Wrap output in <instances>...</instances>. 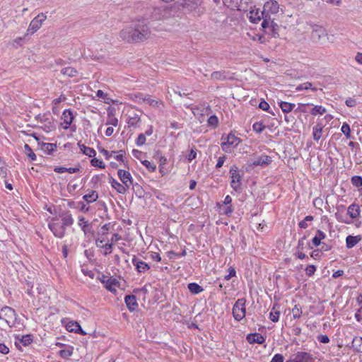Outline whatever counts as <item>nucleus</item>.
Listing matches in <instances>:
<instances>
[{"mask_svg":"<svg viewBox=\"0 0 362 362\" xmlns=\"http://www.w3.org/2000/svg\"><path fill=\"white\" fill-rule=\"evenodd\" d=\"M151 32L145 20H139L119 33V37L128 42H138L148 39Z\"/></svg>","mask_w":362,"mask_h":362,"instance_id":"nucleus-1","label":"nucleus"},{"mask_svg":"<svg viewBox=\"0 0 362 362\" xmlns=\"http://www.w3.org/2000/svg\"><path fill=\"white\" fill-rule=\"evenodd\" d=\"M279 5L276 1L270 0L267 1L263 7V11L264 13V21L262 23V28L263 29L267 28L269 27V25L272 26L273 30V36L276 37V33L274 31V25L276 24H274L273 21L271 19V14H274L279 12Z\"/></svg>","mask_w":362,"mask_h":362,"instance_id":"nucleus-2","label":"nucleus"},{"mask_svg":"<svg viewBox=\"0 0 362 362\" xmlns=\"http://www.w3.org/2000/svg\"><path fill=\"white\" fill-rule=\"evenodd\" d=\"M177 4L170 6H161L153 8L151 13V18L155 21H161L168 19L173 16V13L176 10Z\"/></svg>","mask_w":362,"mask_h":362,"instance_id":"nucleus-3","label":"nucleus"},{"mask_svg":"<svg viewBox=\"0 0 362 362\" xmlns=\"http://www.w3.org/2000/svg\"><path fill=\"white\" fill-rule=\"evenodd\" d=\"M0 320L9 327H11L16 320L15 310L8 306L2 308L0 310Z\"/></svg>","mask_w":362,"mask_h":362,"instance_id":"nucleus-4","label":"nucleus"},{"mask_svg":"<svg viewBox=\"0 0 362 362\" xmlns=\"http://www.w3.org/2000/svg\"><path fill=\"white\" fill-rule=\"evenodd\" d=\"M246 300L245 298L238 299L233 307V315L235 320L240 321L246 314Z\"/></svg>","mask_w":362,"mask_h":362,"instance_id":"nucleus-5","label":"nucleus"},{"mask_svg":"<svg viewBox=\"0 0 362 362\" xmlns=\"http://www.w3.org/2000/svg\"><path fill=\"white\" fill-rule=\"evenodd\" d=\"M48 227L55 237L62 238L64 236L66 227L59 223V218H52L48 224Z\"/></svg>","mask_w":362,"mask_h":362,"instance_id":"nucleus-6","label":"nucleus"},{"mask_svg":"<svg viewBox=\"0 0 362 362\" xmlns=\"http://www.w3.org/2000/svg\"><path fill=\"white\" fill-rule=\"evenodd\" d=\"M230 177L231 179L230 186L235 192H240L241 189V175H240L238 168L232 166L230 169Z\"/></svg>","mask_w":362,"mask_h":362,"instance_id":"nucleus-7","label":"nucleus"},{"mask_svg":"<svg viewBox=\"0 0 362 362\" xmlns=\"http://www.w3.org/2000/svg\"><path fill=\"white\" fill-rule=\"evenodd\" d=\"M132 99L138 103H146L153 107L162 103L161 101L153 99L149 95L141 93L134 94Z\"/></svg>","mask_w":362,"mask_h":362,"instance_id":"nucleus-8","label":"nucleus"},{"mask_svg":"<svg viewBox=\"0 0 362 362\" xmlns=\"http://www.w3.org/2000/svg\"><path fill=\"white\" fill-rule=\"evenodd\" d=\"M327 35V33L325 28L318 25H312L310 37L313 42L317 43L320 42L322 37H325Z\"/></svg>","mask_w":362,"mask_h":362,"instance_id":"nucleus-9","label":"nucleus"},{"mask_svg":"<svg viewBox=\"0 0 362 362\" xmlns=\"http://www.w3.org/2000/svg\"><path fill=\"white\" fill-rule=\"evenodd\" d=\"M222 140L223 141L221 148L225 152H229L232 146H236L239 144V139L232 134H229L226 138L222 136Z\"/></svg>","mask_w":362,"mask_h":362,"instance_id":"nucleus-10","label":"nucleus"},{"mask_svg":"<svg viewBox=\"0 0 362 362\" xmlns=\"http://www.w3.org/2000/svg\"><path fill=\"white\" fill-rule=\"evenodd\" d=\"M46 18L47 16L43 13L37 15L31 21L28 31L31 32V33L36 32L41 27L42 23L46 20Z\"/></svg>","mask_w":362,"mask_h":362,"instance_id":"nucleus-11","label":"nucleus"},{"mask_svg":"<svg viewBox=\"0 0 362 362\" xmlns=\"http://www.w3.org/2000/svg\"><path fill=\"white\" fill-rule=\"evenodd\" d=\"M313 361V357L310 353L298 351L292 355L290 362H312Z\"/></svg>","mask_w":362,"mask_h":362,"instance_id":"nucleus-12","label":"nucleus"},{"mask_svg":"<svg viewBox=\"0 0 362 362\" xmlns=\"http://www.w3.org/2000/svg\"><path fill=\"white\" fill-rule=\"evenodd\" d=\"M250 21L252 23H258L261 20L264 21V13L259 8H252L248 13Z\"/></svg>","mask_w":362,"mask_h":362,"instance_id":"nucleus-13","label":"nucleus"},{"mask_svg":"<svg viewBox=\"0 0 362 362\" xmlns=\"http://www.w3.org/2000/svg\"><path fill=\"white\" fill-rule=\"evenodd\" d=\"M74 119V116L73 112L70 109L65 110L62 115V119L63 120V123H62V128L64 129H68L73 120Z\"/></svg>","mask_w":362,"mask_h":362,"instance_id":"nucleus-14","label":"nucleus"},{"mask_svg":"<svg viewBox=\"0 0 362 362\" xmlns=\"http://www.w3.org/2000/svg\"><path fill=\"white\" fill-rule=\"evenodd\" d=\"M117 175L121 182L128 188L133 184V179L129 171L119 169L117 171Z\"/></svg>","mask_w":362,"mask_h":362,"instance_id":"nucleus-15","label":"nucleus"},{"mask_svg":"<svg viewBox=\"0 0 362 362\" xmlns=\"http://www.w3.org/2000/svg\"><path fill=\"white\" fill-rule=\"evenodd\" d=\"M132 264L138 273H144L150 269V266L145 262L134 257Z\"/></svg>","mask_w":362,"mask_h":362,"instance_id":"nucleus-16","label":"nucleus"},{"mask_svg":"<svg viewBox=\"0 0 362 362\" xmlns=\"http://www.w3.org/2000/svg\"><path fill=\"white\" fill-rule=\"evenodd\" d=\"M246 339L248 341V343L251 344L255 343L262 344L265 341V337L257 332L248 334L246 337Z\"/></svg>","mask_w":362,"mask_h":362,"instance_id":"nucleus-17","label":"nucleus"},{"mask_svg":"<svg viewBox=\"0 0 362 362\" xmlns=\"http://www.w3.org/2000/svg\"><path fill=\"white\" fill-rule=\"evenodd\" d=\"M59 217L61 218V220L62 221V223L64 226L68 227L71 226L74 223V218H72V215L69 211H62L59 214Z\"/></svg>","mask_w":362,"mask_h":362,"instance_id":"nucleus-18","label":"nucleus"},{"mask_svg":"<svg viewBox=\"0 0 362 362\" xmlns=\"http://www.w3.org/2000/svg\"><path fill=\"white\" fill-rule=\"evenodd\" d=\"M110 183L111 184L112 187L114 188L119 194H126L127 189H129L123 183H119L112 177H110Z\"/></svg>","mask_w":362,"mask_h":362,"instance_id":"nucleus-19","label":"nucleus"},{"mask_svg":"<svg viewBox=\"0 0 362 362\" xmlns=\"http://www.w3.org/2000/svg\"><path fill=\"white\" fill-rule=\"evenodd\" d=\"M124 302L130 311H134L138 307L136 298L134 295H127L124 298Z\"/></svg>","mask_w":362,"mask_h":362,"instance_id":"nucleus-20","label":"nucleus"},{"mask_svg":"<svg viewBox=\"0 0 362 362\" xmlns=\"http://www.w3.org/2000/svg\"><path fill=\"white\" fill-rule=\"evenodd\" d=\"M272 158L267 155H262L257 158L253 162L252 165L254 166L258 165H267L272 163Z\"/></svg>","mask_w":362,"mask_h":362,"instance_id":"nucleus-21","label":"nucleus"},{"mask_svg":"<svg viewBox=\"0 0 362 362\" xmlns=\"http://www.w3.org/2000/svg\"><path fill=\"white\" fill-rule=\"evenodd\" d=\"M201 3L202 0H179L176 2L177 4L183 8L190 6L191 8H197Z\"/></svg>","mask_w":362,"mask_h":362,"instance_id":"nucleus-22","label":"nucleus"},{"mask_svg":"<svg viewBox=\"0 0 362 362\" xmlns=\"http://www.w3.org/2000/svg\"><path fill=\"white\" fill-rule=\"evenodd\" d=\"M119 281L113 277H110L109 279H106L105 287L108 291L112 293H115L116 288L119 286Z\"/></svg>","mask_w":362,"mask_h":362,"instance_id":"nucleus-23","label":"nucleus"},{"mask_svg":"<svg viewBox=\"0 0 362 362\" xmlns=\"http://www.w3.org/2000/svg\"><path fill=\"white\" fill-rule=\"evenodd\" d=\"M361 240V237L360 235H356V236L348 235L346 238V247L352 248Z\"/></svg>","mask_w":362,"mask_h":362,"instance_id":"nucleus-24","label":"nucleus"},{"mask_svg":"<svg viewBox=\"0 0 362 362\" xmlns=\"http://www.w3.org/2000/svg\"><path fill=\"white\" fill-rule=\"evenodd\" d=\"M347 214L352 218H356L360 216V209L357 204H352L347 209Z\"/></svg>","mask_w":362,"mask_h":362,"instance_id":"nucleus-25","label":"nucleus"},{"mask_svg":"<svg viewBox=\"0 0 362 362\" xmlns=\"http://www.w3.org/2000/svg\"><path fill=\"white\" fill-rule=\"evenodd\" d=\"M141 122V118L137 114L129 115L127 120V124L129 127H137Z\"/></svg>","mask_w":362,"mask_h":362,"instance_id":"nucleus-26","label":"nucleus"},{"mask_svg":"<svg viewBox=\"0 0 362 362\" xmlns=\"http://www.w3.org/2000/svg\"><path fill=\"white\" fill-rule=\"evenodd\" d=\"M278 103H279V107H281V110L284 113L291 112L296 106V105L294 103H291L284 102V101H280Z\"/></svg>","mask_w":362,"mask_h":362,"instance_id":"nucleus-27","label":"nucleus"},{"mask_svg":"<svg viewBox=\"0 0 362 362\" xmlns=\"http://www.w3.org/2000/svg\"><path fill=\"white\" fill-rule=\"evenodd\" d=\"M326 238V234L320 230H317L315 236L313 238L312 242L315 246H319L321 244V240Z\"/></svg>","mask_w":362,"mask_h":362,"instance_id":"nucleus-28","label":"nucleus"},{"mask_svg":"<svg viewBox=\"0 0 362 362\" xmlns=\"http://www.w3.org/2000/svg\"><path fill=\"white\" fill-rule=\"evenodd\" d=\"M78 225L81 227L82 230L83 231L85 235H87L90 233V226H89L87 221H86L85 218L81 216L78 219Z\"/></svg>","mask_w":362,"mask_h":362,"instance_id":"nucleus-29","label":"nucleus"},{"mask_svg":"<svg viewBox=\"0 0 362 362\" xmlns=\"http://www.w3.org/2000/svg\"><path fill=\"white\" fill-rule=\"evenodd\" d=\"M78 146L81 151L88 157H94L96 155V151L93 148L86 146L84 144H81L80 143H78Z\"/></svg>","mask_w":362,"mask_h":362,"instance_id":"nucleus-30","label":"nucleus"},{"mask_svg":"<svg viewBox=\"0 0 362 362\" xmlns=\"http://www.w3.org/2000/svg\"><path fill=\"white\" fill-rule=\"evenodd\" d=\"M323 127L320 124H316L313 129V136L315 141H319L322 137Z\"/></svg>","mask_w":362,"mask_h":362,"instance_id":"nucleus-31","label":"nucleus"},{"mask_svg":"<svg viewBox=\"0 0 362 362\" xmlns=\"http://www.w3.org/2000/svg\"><path fill=\"white\" fill-rule=\"evenodd\" d=\"M352 347L357 352H362V337H355L352 340Z\"/></svg>","mask_w":362,"mask_h":362,"instance_id":"nucleus-32","label":"nucleus"},{"mask_svg":"<svg viewBox=\"0 0 362 362\" xmlns=\"http://www.w3.org/2000/svg\"><path fill=\"white\" fill-rule=\"evenodd\" d=\"M54 171L57 173H75L79 171V168H65V167H56L54 169Z\"/></svg>","mask_w":362,"mask_h":362,"instance_id":"nucleus-33","label":"nucleus"},{"mask_svg":"<svg viewBox=\"0 0 362 362\" xmlns=\"http://www.w3.org/2000/svg\"><path fill=\"white\" fill-rule=\"evenodd\" d=\"M312 90L313 91H316L317 88L313 86V83L310 82H305L303 83H301L298 85L296 88V91H301L303 90Z\"/></svg>","mask_w":362,"mask_h":362,"instance_id":"nucleus-34","label":"nucleus"},{"mask_svg":"<svg viewBox=\"0 0 362 362\" xmlns=\"http://www.w3.org/2000/svg\"><path fill=\"white\" fill-rule=\"evenodd\" d=\"M187 288L192 294H198L204 291L203 288L196 283L189 284Z\"/></svg>","mask_w":362,"mask_h":362,"instance_id":"nucleus-35","label":"nucleus"},{"mask_svg":"<svg viewBox=\"0 0 362 362\" xmlns=\"http://www.w3.org/2000/svg\"><path fill=\"white\" fill-rule=\"evenodd\" d=\"M72 325L75 326V328H71V325H69L66 326L67 330L69 332H74L75 333L81 334L82 335L86 334V332L82 329L81 325L77 322H73Z\"/></svg>","mask_w":362,"mask_h":362,"instance_id":"nucleus-36","label":"nucleus"},{"mask_svg":"<svg viewBox=\"0 0 362 362\" xmlns=\"http://www.w3.org/2000/svg\"><path fill=\"white\" fill-rule=\"evenodd\" d=\"M98 198V193L96 191L92 190L88 194L83 196V199L87 202H93Z\"/></svg>","mask_w":362,"mask_h":362,"instance_id":"nucleus-37","label":"nucleus"},{"mask_svg":"<svg viewBox=\"0 0 362 362\" xmlns=\"http://www.w3.org/2000/svg\"><path fill=\"white\" fill-rule=\"evenodd\" d=\"M61 73L69 77H74L77 75L78 71L76 69L69 66L63 68L61 71Z\"/></svg>","mask_w":362,"mask_h":362,"instance_id":"nucleus-38","label":"nucleus"},{"mask_svg":"<svg viewBox=\"0 0 362 362\" xmlns=\"http://www.w3.org/2000/svg\"><path fill=\"white\" fill-rule=\"evenodd\" d=\"M326 112V108L322 105H315L311 110L310 114L312 115H323Z\"/></svg>","mask_w":362,"mask_h":362,"instance_id":"nucleus-39","label":"nucleus"},{"mask_svg":"<svg viewBox=\"0 0 362 362\" xmlns=\"http://www.w3.org/2000/svg\"><path fill=\"white\" fill-rule=\"evenodd\" d=\"M293 319H299L302 315V310L300 305H295L291 310Z\"/></svg>","mask_w":362,"mask_h":362,"instance_id":"nucleus-40","label":"nucleus"},{"mask_svg":"<svg viewBox=\"0 0 362 362\" xmlns=\"http://www.w3.org/2000/svg\"><path fill=\"white\" fill-rule=\"evenodd\" d=\"M24 152L27 155V156L30 158L31 160H36V155L33 151L30 146L27 144L24 145Z\"/></svg>","mask_w":362,"mask_h":362,"instance_id":"nucleus-41","label":"nucleus"},{"mask_svg":"<svg viewBox=\"0 0 362 362\" xmlns=\"http://www.w3.org/2000/svg\"><path fill=\"white\" fill-rule=\"evenodd\" d=\"M57 148V145L52 143L43 144L42 149L48 154L52 153Z\"/></svg>","mask_w":362,"mask_h":362,"instance_id":"nucleus-42","label":"nucleus"},{"mask_svg":"<svg viewBox=\"0 0 362 362\" xmlns=\"http://www.w3.org/2000/svg\"><path fill=\"white\" fill-rule=\"evenodd\" d=\"M336 218L341 223L350 224L351 222L348 219L346 215H344L342 213L339 211V209H338V211L335 214Z\"/></svg>","mask_w":362,"mask_h":362,"instance_id":"nucleus-43","label":"nucleus"},{"mask_svg":"<svg viewBox=\"0 0 362 362\" xmlns=\"http://www.w3.org/2000/svg\"><path fill=\"white\" fill-rule=\"evenodd\" d=\"M265 127V125H264L262 122H257L252 125L253 131L258 134L262 133L264 130Z\"/></svg>","mask_w":362,"mask_h":362,"instance_id":"nucleus-44","label":"nucleus"},{"mask_svg":"<svg viewBox=\"0 0 362 362\" xmlns=\"http://www.w3.org/2000/svg\"><path fill=\"white\" fill-rule=\"evenodd\" d=\"M73 354L72 348L67 349H62L59 351V355L62 358H68Z\"/></svg>","mask_w":362,"mask_h":362,"instance_id":"nucleus-45","label":"nucleus"},{"mask_svg":"<svg viewBox=\"0 0 362 362\" xmlns=\"http://www.w3.org/2000/svg\"><path fill=\"white\" fill-rule=\"evenodd\" d=\"M275 310V308L274 307L272 308V310L269 313V319L272 322H278V320H279L280 312L278 310Z\"/></svg>","mask_w":362,"mask_h":362,"instance_id":"nucleus-46","label":"nucleus"},{"mask_svg":"<svg viewBox=\"0 0 362 362\" xmlns=\"http://www.w3.org/2000/svg\"><path fill=\"white\" fill-rule=\"evenodd\" d=\"M90 163L94 167H98L99 168L103 169L105 168V165L103 163V162L101 160H99L96 158H93Z\"/></svg>","mask_w":362,"mask_h":362,"instance_id":"nucleus-47","label":"nucleus"},{"mask_svg":"<svg viewBox=\"0 0 362 362\" xmlns=\"http://www.w3.org/2000/svg\"><path fill=\"white\" fill-rule=\"evenodd\" d=\"M341 131L346 136L347 139L351 138L350 127L347 123H344L341 126Z\"/></svg>","mask_w":362,"mask_h":362,"instance_id":"nucleus-48","label":"nucleus"},{"mask_svg":"<svg viewBox=\"0 0 362 362\" xmlns=\"http://www.w3.org/2000/svg\"><path fill=\"white\" fill-rule=\"evenodd\" d=\"M211 78L214 80H223L226 78V76L221 71H214L211 74Z\"/></svg>","mask_w":362,"mask_h":362,"instance_id":"nucleus-49","label":"nucleus"},{"mask_svg":"<svg viewBox=\"0 0 362 362\" xmlns=\"http://www.w3.org/2000/svg\"><path fill=\"white\" fill-rule=\"evenodd\" d=\"M141 163L151 172H154L156 169V165L154 163L150 162L149 160H143Z\"/></svg>","mask_w":362,"mask_h":362,"instance_id":"nucleus-50","label":"nucleus"},{"mask_svg":"<svg viewBox=\"0 0 362 362\" xmlns=\"http://www.w3.org/2000/svg\"><path fill=\"white\" fill-rule=\"evenodd\" d=\"M118 124L117 118L110 115V113H108V119L106 122V125H112L114 127H117Z\"/></svg>","mask_w":362,"mask_h":362,"instance_id":"nucleus-51","label":"nucleus"},{"mask_svg":"<svg viewBox=\"0 0 362 362\" xmlns=\"http://www.w3.org/2000/svg\"><path fill=\"white\" fill-rule=\"evenodd\" d=\"M351 182L353 185L356 187L362 186V177L357 175L353 176L351 178Z\"/></svg>","mask_w":362,"mask_h":362,"instance_id":"nucleus-52","label":"nucleus"},{"mask_svg":"<svg viewBox=\"0 0 362 362\" xmlns=\"http://www.w3.org/2000/svg\"><path fill=\"white\" fill-rule=\"evenodd\" d=\"M259 107L260 109H262V110L267 111L268 112L274 115V112L269 111L270 106H269V103L267 102H266L265 100H262L259 103Z\"/></svg>","mask_w":362,"mask_h":362,"instance_id":"nucleus-53","label":"nucleus"},{"mask_svg":"<svg viewBox=\"0 0 362 362\" xmlns=\"http://www.w3.org/2000/svg\"><path fill=\"white\" fill-rule=\"evenodd\" d=\"M207 122L209 126L216 127L218 123V119L216 116L211 115L209 117Z\"/></svg>","mask_w":362,"mask_h":362,"instance_id":"nucleus-54","label":"nucleus"},{"mask_svg":"<svg viewBox=\"0 0 362 362\" xmlns=\"http://www.w3.org/2000/svg\"><path fill=\"white\" fill-rule=\"evenodd\" d=\"M236 272L234 267H230L228 269V274L224 276V279L226 281L230 280L232 277L235 276Z\"/></svg>","mask_w":362,"mask_h":362,"instance_id":"nucleus-55","label":"nucleus"},{"mask_svg":"<svg viewBox=\"0 0 362 362\" xmlns=\"http://www.w3.org/2000/svg\"><path fill=\"white\" fill-rule=\"evenodd\" d=\"M146 136L144 134H140L136 141V144L138 146H141L144 145L146 143Z\"/></svg>","mask_w":362,"mask_h":362,"instance_id":"nucleus-56","label":"nucleus"},{"mask_svg":"<svg viewBox=\"0 0 362 362\" xmlns=\"http://www.w3.org/2000/svg\"><path fill=\"white\" fill-rule=\"evenodd\" d=\"M33 339L31 338V336L30 335H24L22 337L21 339V342L24 345V346H28L29 345L31 342H32Z\"/></svg>","mask_w":362,"mask_h":362,"instance_id":"nucleus-57","label":"nucleus"},{"mask_svg":"<svg viewBox=\"0 0 362 362\" xmlns=\"http://www.w3.org/2000/svg\"><path fill=\"white\" fill-rule=\"evenodd\" d=\"M112 243H106L103 245H102V247L105 249L104 255L107 256L108 254H110L112 252Z\"/></svg>","mask_w":362,"mask_h":362,"instance_id":"nucleus-58","label":"nucleus"},{"mask_svg":"<svg viewBox=\"0 0 362 362\" xmlns=\"http://www.w3.org/2000/svg\"><path fill=\"white\" fill-rule=\"evenodd\" d=\"M103 177V175H95L91 178L90 182L93 184V187H95V185L102 181Z\"/></svg>","mask_w":362,"mask_h":362,"instance_id":"nucleus-59","label":"nucleus"},{"mask_svg":"<svg viewBox=\"0 0 362 362\" xmlns=\"http://www.w3.org/2000/svg\"><path fill=\"white\" fill-rule=\"evenodd\" d=\"M114 154H116L115 156V158L118 161L123 162L124 151H112Z\"/></svg>","mask_w":362,"mask_h":362,"instance_id":"nucleus-60","label":"nucleus"},{"mask_svg":"<svg viewBox=\"0 0 362 362\" xmlns=\"http://www.w3.org/2000/svg\"><path fill=\"white\" fill-rule=\"evenodd\" d=\"M315 271H316V267L314 265H308L305 268L306 274L309 276H311L312 275H313L315 274Z\"/></svg>","mask_w":362,"mask_h":362,"instance_id":"nucleus-61","label":"nucleus"},{"mask_svg":"<svg viewBox=\"0 0 362 362\" xmlns=\"http://www.w3.org/2000/svg\"><path fill=\"white\" fill-rule=\"evenodd\" d=\"M345 103L348 107H355L356 105V100L352 98H347L345 101Z\"/></svg>","mask_w":362,"mask_h":362,"instance_id":"nucleus-62","label":"nucleus"},{"mask_svg":"<svg viewBox=\"0 0 362 362\" xmlns=\"http://www.w3.org/2000/svg\"><path fill=\"white\" fill-rule=\"evenodd\" d=\"M271 362H284V356L280 354H276L274 356Z\"/></svg>","mask_w":362,"mask_h":362,"instance_id":"nucleus-63","label":"nucleus"},{"mask_svg":"<svg viewBox=\"0 0 362 362\" xmlns=\"http://www.w3.org/2000/svg\"><path fill=\"white\" fill-rule=\"evenodd\" d=\"M317 339L320 342L323 344H327L329 342V338L327 335H319Z\"/></svg>","mask_w":362,"mask_h":362,"instance_id":"nucleus-64","label":"nucleus"}]
</instances>
